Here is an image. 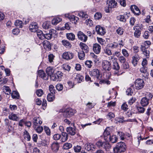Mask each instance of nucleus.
<instances>
[{
	"mask_svg": "<svg viewBox=\"0 0 153 153\" xmlns=\"http://www.w3.org/2000/svg\"><path fill=\"white\" fill-rule=\"evenodd\" d=\"M101 47L100 45L97 43L93 44V51L96 54H99L100 52Z\"/></svg>",
	"mask_w": 153,
	"mask_h": 153,
	"instance_id": "obj_10",
	"label": "nucleus"
},
{
	"mask_svg": "<svg viewBox=\"0 0 153 153\" xmlns=\"http://www.w3.org/2000/svg\"><path fill=\"white\" fill-rule=\"evenodd\" d=\"M117 134L121 140H123L126 138L125 134L124 133L121 131H118L117 132Z\"/></svg>",
	"mask_w": 153,
	"mask_h": 153,
	"instance_id": "obj_37",
	"label": "nucleus"
},
{
	"mask_svg": "<svg viewBox=\"0 0 153 153\" xmlns=\"http://www.w3.org/2000/svg\"><path fill=\"white\" fill-rule=\"evenodd\" d=\"M42 44L45 48H49L50 47L49 43L47 40L44 41Z\"/></svg>",
	"mask_w": 153,
	"mask_h": 153,
	"instance_id": "obj_49",
	"label": "nucleus"
},
{
	"mask_svg": "<svg viewBox=\"0 0 153 153\" xmlns=\"http://www.w3.org/2000/svg\"><path fill=\"white\" fill-rule=\"evenodd\" d=\"M49 90L51 93L55 94V90L53 86L52 85H50L49 86Z\"/></svg>",
	"mask_w": 153,
	"mask_h": 153,
	"instance_id": "obj_57",
	"label": "nucleus"
},
{
	"mask_svg": "<svg viewBox=\"0 0 153 153\" xmlns=\"http://www.w3.org/2000/svg\"><path fill=\"white\" fill-rule=\"evenodd\" d=\"M93 63L92 61L90 60H87L85 63V65L88 68H90L92 66Z\"/></svg>",
	"mask_w": 153,
	"mask_h": 153,
	"instance_id": "obj_47",
	"label": "nucleus"
},
{
	"mask_svg": "<svg viewBox=\"0 0 153 153\" xmlns=\"http://www.w3.org/2000/svg\"><path fill=\"white\" fill-rule=\"evenodd\" d=\"M33 126V128L38 133H41L43 130V128L42 126Z\"/></svg>",
	"mask_w": 153,
	"mask_h": 153,
	"instance_id": "obj_34",
	"label": "nucleus"
},
{
	"mask_svg": "<svg viewBox=\"0 0 153 153\" xmlns=\"http://www.w3.org/2000/svg\"><path fill=\"white\" fill-rule=\"evenodd\" d=\"M133 29L134 30H136L141 31V30L143 29V26L142 24H139L133 27Z\"/></svg>",
	"mask_w": 153,
	"mask_h": 153,
	"instance_id": "obj_38",
	"label": "nucleus"
},
{
	"mask_svg": "<svg viewBox=\"0 0 153 153\" xmlns=\"http://www.w3.org/2000/svg\"><path fill=\"white\" fill-rule=\"evenodd\" d=\"M56 88L58 91H62L63 89V85L61 84H59L56 86Z\"/></svg>",
	"mask_w": 153,
	"mask_h": 153,
	"instance_id": "obj_64",
	"label": "nucleus"
},
{
	"mask_svg": "<svg viewBox=\"0 0 153 153\" xmlns=\"http://www.w3.org/2000/svg\"><path fill=\"white\" fill-rule=\"evenodd\" d=\"M55 69L51 67H48L46 69V72L47 74L51 76L55 73Z\"/></svg>",
	"mask_w": 153,
	"mask_h": 153,
	"instance_id": "obj_20",
	"label": "nucleus"
},
{
	"mask_svg": "<svg viewBox=\"0 0 153 153\" xmlns=\"http://www.w3.org/2000/svg\"><path fill=\"white\" fill-rule=\"evenodd\" d=\"M81 147L79 146L78 145L75 146L74 148V150L76 152H80L81 151Z\"/></svg>",
	"mask_w": 153,
	"mask_h": 153,
	"instance_id": "obj_59",
	"label": "nucleus"
},
{
	"mask_svg": "<svg viewBox=\"0 0 153 153\" xmlns=\"http://www.w3.org/2000/svg\"><path fill=\"white\" fill-rule=\"evenodd\" d=\"M148 46L146 48L144 45H141V50L143 52L144 54L146 56L147 58H149V51L147 49Z\"/></svg>",
	"mask_w": 153,
	"mask_h": 153,
	"instance_id": "obj_18",
	"label": "nucleus"
},
{
	"mask_svg": "<svg viewBox=\"0 0 153 153\" xmlns=\"http://www.w3.org/2000/svg\"><path fill=\"white\" fill-rule=\"evenodd\" d=\"M59 146L57 142H53L51 145L52 150L54 152H57L59 149Z\"/></svg>",
	"mask_w": 153,
	"mask_h": 153,
	"instance_id": "obj_21",
	"label": "nucleus"
},
{
	"mask_svg": "<svg viewBox=\"0 0 153 153\" xmlns=\"http://www.w3.org/2000/svg\"><path fill=\"white\" fill-rule=\"evenodd\" d=\"M56 32V30L53 29H51L49 32V33L44 34V39H46L48 40H50L52 38V34Z\"/></svg>",
	"mask_w": 153,
	"mask_h": 153,
	"instance_id": "obj_16",
	"label": "nucleus"
},
{
	"mask_svg": "<svg viewBox=\"0 0 153 153\" xmlns=\"http://www.w3.org/2000/svg\"><path fill=\"white\" fill-rule=\"evenodd\" d=\"M24 137L28 141H30V136L29 133L26 131H25L24 134Z\"/></svg>",
	"mask_w": 153,
	"mask_h": 153,
	"instance_id": "obj_41",
	"label": "nucleus"
},
{
	"mask_svg": "<svg viewBox=\"0 0 153 153\" xmlns=\"http://www.w3.org/2000/svg\"><path fill=\"white\" fill-rule=\"evenodd\" d=\"M63 68L65 70L69 71H70L71 69V67L68 64H64L63 65Z\"/></svg>",
	"mask_w": 153,
	"mask_h": 153,
	"instance_id": "obj_63",
	"label": "nucleus"
},
{
	"mask_svg": "<svg viewBox=\"0 0 153 153\" xmlns=\"http://www.w3.org/2000/svg\"><path fill=\"white\" fill-rule=\"evenodd\" d=\"M36 32L37 36L40 39L42 40L44 39V34L43 33L42 31L41 30H38Z\"/></svg>",
	"mask_w": 153,
	"mask_h": 153,
	"instance_id": "obj_29",
	"label": "nucleus"
},
{
	"mask_svg": "<svg viewBox=\"0 0 153 153\" xmlns=\"http://www.w3.org/2000/svg\"><path fill=\"white\" fill-rule=\"evenodd\" d=\"M62 45L67 48H70L71 47L72 45L71 43L68 40H64L62 41Z\"/></svg>",
	"mask_w": 153,
	"mask_h": 153,
	"instance_id": "obj_25",
	"label": "nucleus"
},
{
	"mask_svg": "<svg viewBox=\"0 0 153 153\" xmlns=\"http://www.w3.org/2000/svg\"><path fill=\"white\" fill-rule=\"evenodd\" d=\"M72 147L71 144L69 143H65L63 146V148L65 149H68L71 148Z\"/></svg>",
	"mask_w": 153,
	"mask_h": 153,
	"instance_id": "obj_43",
	"label": "nucleus"
},
{
	"mask_svg": "<svg viewBox=\"0 0 153 153\" xmlns=\"http://www.w3.org/2000/svg\"><path fill=\"white\" fill-rule=\"evenodd\" d=\"M97 33L101 36H103L106 33L105 29L100 25L96 26L95 28Z\"/></svg>",
	"mask_w": 153,
	"mask_h": 153,
	"instance_id": "obj_7",
	"label": "nucleus"
},
{
	"mask_svg": "<svg viewBox=\"0 0 153 153\" xmlns=\"http://www.w3.org/2000/svg\"><path fill=\"white\" fill-rule=\"evenodd\" d=\"M90 74L91 76L98 79L100 76V72L98 69L95 68L93 69L90 72Z\"/></svg>",
	"mask_w": 153,
	"mask_h": 153,
	"instance_id": "obj_8",
	"label": "nucleus"
},
{
	"mask_svg": "<svg viewBox=\"0 0 153 153\" xmlns=\"http://www.w3.org/2000/svg\"><path fill=\"white\" fill-rule=\"evenodd\" d=\"M77 36L79 40L84 42H85L87 40L88 36L81 31L77 32Z\"/></svg>",
	"mask_w": 153,
	"mask_h": 153,
	"instance_id": "obj_5",
	"label": "nucleus"
},
{
	"mask_svg": "<svg viewBox=\"0 0 153 153\" xmlns=\"http://www.w3.org/2000/svg\"><path fill=\"white\" fill-rule=\"evenodd\" d=\"M115 120L117 121V122H116L117 123L118 122L123 123L126 121H128V120H125L124 118L123 117H116L115 118Z\"/></svg>",
	"mask_w": 153,
	"mask_h": 153,
	"instance_id": "obj_42",
	"label": "nucleus"
},
{
	"mask_svg": "<svg viewBox=\"0 0 153 153\" xmlns=\"http://www.w3.org/2000/svg\"><path fill=\"white\" fill-rule=\"evenodd\" d=\"M68 138V134L66 133H63L61 135L60 141L62 142H65L67 140Z\"/></svg>",
	"mask_w": 153,
	"mask_h": 153,
	"instance_id": "obj_24",
	"label": "nucleus"
},
{
	"mask_svg": "<svg viewBox=\"0 0 153 153\" xmlns=\"http://www.w3.org/2000/svg\"><path fill=\"white\" fill-rule=\"evenodd\" d=\"M54 94L49 93L47 95V100L49 102L53 101L54 99Z\"/></svg>",
	"mask_w": 153,
	"mask_h": 153,
	"instance_id": "obj_39",
	"label": "nucleus"
},
{
	"mask_svg": "<svg viewBox=\"0 0 153 153\" xmlns=\"http://www.w3.org/2000/svg\"><path fill=\"white\" fill-rule=\"evenodd\" d=\"M74 56V54L72 52L70 51L65 52L63 53L62 55V58L67 60L72 59Z\"/></svg>",
	"mask_w": 153,
	"mask_h": 153,
	"instance_id": "obj_6",
	"label": "nucleus"
},
{
	"mask_svg": "<svg viewBox=\"0 0 153 153\" xmlns=\"http://www.w3.org/2000/svg\"><path fill=\"white\" fill-rule=\"evenodd\" d=\"M97 39L98 42L101 45H103L105 44V40L102 38L97 37Z\"/></svg>",
	"mask_w": 153,
	"mask_h": 153,
	"instance_id": "obj_56",
	"label": "nucleus"
},
{
	"mask_svg": "<svg viewBox=\"0 0 153 153\" xmlns=\"http://www.w3.org/2000/svg\"><path fill=\"white\" fill-rule=\"evenodd\" d=\"M8 118L10 120L14 121H17L19 119V115L13 113H11L9 115Z\"/></svg>",
	"mask_w": 153,
	"mask_h": 153,
	"instance_id": "obj_11",
	"label": "nucleus"
},
{
	"mask_svg": "<svg viewBox=\"0 0 153 153\" xmlns=\"http://www.w3.org/2000/svg\"><path fill=\"white\" fill-rule=\"evenodd\" d=\"M126 146L125 143L120 142L117 144L116 146L113 149L114 153H121L126 150Z\"/></svg>",
	"mask_w": 153,
	"mask_h": 153,
	"instance_id": "obj_1",
	"label": "nucleus"
},
{
	"mask_svg": "<svg viewBox=\"0 0 153 153\" xmlns=\"http://www.w3.org/2000/svg\"><path fill=\"white\" fill-rule=\"evenodd\" d=\"M109 132L107 130L105 131L103 133V135L105 139H107L108 138H109V136H111Z\"/></svg>",
	"mask_w": 153,
	"mask_h": 153,
	"instance_id": "obj_53",
	"label": "nucleus"
},
{
	"mask_svg": "<svg viewBox=\"0 0 153 153\" xmlns=\"http://www.w3.org/2000/svg\"><path fill=\"white\" fill-rule=\"evenodd\" d=\"M107 3L108 4L109 7L111 8L115 7L117 4L115 0H108Z\"/></svg>",
	"mask_w": 153,
	"mask_h": 153,
	"instance_id": "obj_14",
	"label": "nucleus"
},
{
	"mask_svg": "<svg viewBox=\"0 0 153 153\" xmlns=\"http://www.w3.org/2000/svg\"><path fill=\"white\" fill-rule=\"evenodd\" d=\"M42 123V121L39 117H35L33 118V126H38L39 125H41Z\"/></svg>",
	"mask_w": 153,
	"mask_h": 153,
	"instance_id": "obj_15",
	"label": "nucleus"
},
{
	"mask_svg": "<svg viewBox=\"0 0 153 153\" xmlns=\"http://www.w3.org/2000/svg\"><path fill=\"white\" fill-rule=\"evenodd\" d=\"M115 116L114 114L111 112L108 113L106 116L107 118L109 119L114 118Z\"/></svg>",
	"mask_w": 153,
	"mask_h": 153,
	"instance_id": "obj_54",
	"label": "nucleus"
},
{
	"mask_svg": "<svg viewBox=\"0 0 153 153\" xmlns=\"http://www.w3.org/2000/svg\"><path fill=\"white\" fill-rule=\"evenodd\" d=\"M109 140L112 143H115L117 141L118 138L115 135L109 136Z\"/></svg>",
	"mask_w": 153,
	"mask_h": 153,
	"instance_id": "obj_28",
	"label": "nucleus"
},
{
	"mask_svg": "<svg viewBox=\"0 0 153 153\" xmlns=\"http://www.w3.org/2000/svg\"><path fill=\"white\" fill-rule=\"evenodd\" d=\"M85 149L88 151L91 150L92 149L94 148V145L92 143H88L85 145L84 146Z\"/></svg>",
	"mask_w": 153,
	"mask_h": 153,
	"instance_id": "obj_31",
	"label": "nucleus"
},
{
	"mask_svg": "<svg viewBox=\"0 0 153 153\" xmlns=\"http://www.w3.org/2000/svg\"><path fill=\"white\" fill-rule=\"evenodd\" d=\"M131 9L132 11L137 15H139L140 13V11L138 7L136 5L132 6Z\"/></svg>",
	"mask_w": 153,
	"mask_h": 153,
	"instance_id": "obj_27",
	"label": "nucleus"
},
{
	"mask_svg": "<svg viewBox=\"0 0 153 153\" xmlns=\"http://www.w3.org/2000/svg\"><path fill=\"white\" fill-rule=\"evenodd\" d=\"M104 53L108 56L112 54L111 50L109 49L108 47H105V48L104 49Z\"/></svg>",
	"mask_w": 153,
	"mask_h": 153,
	"instance_id": "obj_40",
	"label": "nucleus"
},
{
	"mask_svg": "<svg viewBox=\"0 0 153 153\" xmlns=\"http://www.w3.org/2000/svg\"><path fill=\"white\" fill-rule=\"evenodd\" d=\"M59 112L64 113L63 115L66 117H70L73 116L76 112L75 110L71 108H67L65 110L61 109Z\"/></svg>",
	"mask_w": 153,
	"mask_h": 153,
	"instance_id": "obj_2",
	"label": "nucleus"
},
{
	"mask_svg": "<svg viewBox=\"0 0 153 153\" xmlns=\"http://www.w3.org/2000/svg\"><path fill=\"white\" fill-rule=\"evenodd\" d=\"M121 108L122 110L125 111H126L128 109V105L126 103H124L122 105Z\"/></svg>",
	"mask_w": 153,
	"mask_h": 153,
	"instance_id": "obj_58",
	"label": "nucleus"
},
{
	"mask_svg": "<svg viewBox=\"0 0 153 153\" xmlns=\"http://www.w3.org/2000/svg\"><path fill=\"white\" fill-rule=\"evenodd\" d=\"M133 90L131 88H129L127 89V90L126 93L127 95H132L133 93Z\"/></svg>",
	"mask_w": 153,
	"mask_h": 153,
	"instance_id": "obj_61",
	"label": "nucleus"
},
{
	"mask_svg": "<svg viewBox=\"0 0 153 153\" xmlns=\"http://www.w3.org/2000/svg\"><path fill=\"white\" fill-rule=\"evenodd\" d=\"M50 77L51 79L53 81L58 80L59 79L56 73H55L53 74V75H52V76H50Z\"/></svg>",
	"mask_w": 153,
	"mask_h": 153,
	"instance_id": "obj_52",
	"label": "nucleus"
},
{
	"mask_svg": "<svg viewBox=\"0 0 153 153\" xmlns=\"http://www.w3.org/2000/svg\"><path fill=\"white\" fill-rule=\"evenodd\" d=\"M118 44L116 42H114L110 44L109 47L112 49H115L117 48L118 46Z\"/></svg>",
	"mask_w": 153,
	"mask_h": 153,
	"instance_id": "obj_46",
	"label": "nucleus"
},
{
	"mask_svg": "<svg viewBox=\"0 0 153 153\" xmlns=\"http://www.w3.org/2000/svg\"><path fill=\"white\" fill-rule=\"evenodd\" d=\"M144 85L143 80L141 79H138L136 80L135 86L137 89H140L143 88Z\"/></svg>",
	"mask_w": 153,
	"mask_h": 153,
	"instance_id": "obj_4",
	"label": "nucleus"
},
{
	"mask_svg": "<svg viewBox=\"0 0 153 153\" xmlns=\"http://www.w3.org/2000/svg\"><path fill=\"white\" fill-rule=\"evenodd\" d=\"M73 77L79 83H80L83 79V76L77 73H74L73 75Z\"/></svg>",
	"mask_w": 153,
	"mask_h": 153,
	"instance_id": "obj_12",
	"label": "nucleus"
},
{
	"mask_svg": "<svg viewBox=\"0 0 153 153\" xmlns=\"http://www.w3.org/2000/svg\"><path fill=\"white\" fill-rule=\"evenodd\" d=\"M79 46L81 49L82 50V51L87 53L89 51V48L88 46L85 43L81 42L79 43Z\"/></svg>",
	"mask_w": 153,
	"mask_h": 153,
	"instance_id": "obj_13",
	"label": "nucleus"
},
{
	"mask_svg": "<svg viewBox=\"0 0 153 153\" xmlns=\"http://www.w3.org/2000/svg\"><path fill=\"white\" fill-rule=\"evenodd\" d=\"M118 59L120 62L123 63H124L126 61L125 57L122 56L118 57Z\"/></svg>",
	"mask_w": 153,
	"mask_h": 153,
	"instance_id": "obj_55",
	"label": "nucleus"
},
{
	"mask_svg": "<svg viewBox=\"0 0 153 153\" xmlns=\"http://www.w3.org/2000/svg\"><path fill=\"white\" fill-rule=\"evenodd\" d=\"M7 81L8 79L6 78H3V79L0 78V85H2L6 84L7 82Z\"/></svg>",
	"mask_w": 153,
	"mask_h": 153,
	"instance_id": "obj_51",
	"label": "nucleus"
},
{
	"mask_svg": "<svg viewBox=\"0 0 153 153\" xmlns=\"http://www.w3.org/2000/svg\"><path fill=\"white\" fill-rule=\"evenodd\" d=\"M66 131L68 134L72 136L76 134V130L75 128L71 127H68L66 128Z\"/></svg>",
	"mask_w": 153,
	"mask_h": 153,
	"instance_id": "obj_17",
	"label": "nucleus"
},
{
	"mask_svg": "<svg viewBox=\"0 0 153 153\" xmlns=\"http://www.w3.org/2000/svg\"><path fill=\"white\" fill-rule=\"evenodd\" d=\"M117 18L120 21L125 22L126 21V19L124 16L119 15L117 17Z\"/></svg>",
	"mask_w": 153,
	"mask_h": 153,
	"instance_id": "obj_62",
	"label": "nucleus"
},
{
	"mask_svg": "<svg viewBox=\"0 0 153 153\" xmlns=\"http://www.w3.org/2000/svg\"><path fill=\"white\" fill-rule=\"evenodd\" d=\"M78 15L80 17L82 18H86L88 17V15L86 12L82 11H80L78 13Z\"/></svg>",
	"mask_w": 153,
	"mask_h": 153,
	"instance_id": "obj_35",
	"label": "nucleus"
},
{
	"mask_svg": "<svg viewBox=\"0 0 153 153\" xmlns=\"http://www.w3.org/2000/svg\"><path fill=\"white\" fill-rule=\"evenodd\" d=\"M51 23L50 22L46 21L44 22L42 24V27L43 29H47L50 27Z\"/></svg>",
	"mask_w": 153,
	"mask_h": 153,
	"instance_id": "obj_33",
	"label": "nucleus"
},
{
	"mask_svg": "<svg viewBox=\"0 0 153 153\" xmlns=\"http://www.w3.org/2000/svg\"><path fill=\"white\" fill-rule=\"evenodd\" d=\"M62 20V19L60 17L54 18L52 21V23L53 25H56Z\"/></svg>",
	"mask_w": 153,
	"mask_h": 153,
	"instance_id": "obj_32",
	"label": "nucleus"
},
{
	"mask_svg": "<svg viewBox=\"0 0 153 153\" xmlns=\"http://www.w3.org/2000/svg\"><path fill=\"white\" fill-rule=\"evenodd\" d=\"M38 75L43 79L47 80L48 79V77L44 71L42 70H39L38 72Z\"/></svg>",
	"mask_w": 153,
	"mask_h": 153,
	"instance_id": "obj_19",
	"label": "nucleus"
},
{
	"mask_svg": "<svg viewBox=\"0 0 153 153\" xmlns=\"http://www.w3.org/2000/svg\"><path fill=\"white\" fill-rule=\"evenodd\" d=\"M102 14L100 13L97 12L95 13L94 16L95 19L96 20H99L101 18Z\"/></svg>",
	"mask_w": 153,
	"mask_h": 153,
	"instance_id": "obj_48",
	"label": "nucleus"
},
{
	"mask_svg": "<svg viewBox=\"0 0 153 153\" xmlns=\"http://www.w3.org/2000/svg\"><path fill=\"white\" fill-rule=\"evenodd\" d=\"M113 68L116 70H118L120 69V66L118 63L115 62L113 63Z\"/></svg>",
	"mask_w": 153,
	"mask_h": 153,
	"instance_id": "obj_60",
	"label": "nucleus"
},
{
	"mask_svg": "<svg viewBox=\"0 0 153 153\" xmlns=\"http://www.w3.org/2000/svg\"><path fill=\"white\" fill-rule=\"evenodd\" d=\"M103 69L105 70L109 71L111 69V65L110 63L107 60H103L102 63Z\"/></svg>",
	"mask_w": 153,
	"mask_h": 153,
	"instance_id": "obj_3",
	"label": "nucleus"
},
{
	"mask_svg": "<svg viewBox=\"0 0 153 153\" xmlns=\"http://www.w3.org/2000/svg\"><path fill=\"white\" fill-rule=\"evenodd\" d=\"M15 25L16 26L19 27V28H22V22L21 21L17 20L15 22Z\"/></svg>",
	"mask_w": 153,
	"mask_h": 153,
	"instance_id": "obj_44",
	"label": "nucleus"
},
{
	"mask_svg": "<svg viewBox=\"0 0 153 153\" xmlns=\"http://www.w3.org/2000/svg\"><path fill=\"white\" fill-rule=\"evenodd\" d=\"M140 103L142 106H146L149 103V100L146 97H143L141 100Z\"/></svg>",
	"mask_w": 153,
	"mask_h": 153,
	"instance_id": "obj_23",
	"label": "nucleus"
},
{
	"mask_svg": "<svg viewBox=\"0 0 153 153\" xmlns=\"http://www.w3.org/2000/svg\"><path fill=\"white\" fill-rule=\"evenodd\" d=\"M78 57L80 60H83L85 58V54L84 52L81 51L78 53Z\"/></svg>",
	"mask_w": 153,
	"mask_h": 153,
	"instance_id": "obj_45",
	"label": "nucleus"
},
{
	"mask_svg": "<svg viewBox=\"0 0 153 153\" xmlns=\"http://www.w3.org/2000/svg\"><path fill=\"white\" fill-rule=\"evenodd\" d=\"M2 89L3 91L6 94L8 95L11 94V90L8 86L6 85L2 87Z\"/></svg>",
	"mask_w": 153,
	"mask_h": 153,
	"instance_id": "obj_26",
	"label": "nucleus"
},
{
	"mask_svg": "<svg viewBox=\"0 0 153 153\" xmlns=\"http://www.w3.org/2000/svg\"><path fill=\"white\" fill-rule=\"evenodd\" d=\"M116 32L118 34L122 35L124 32V29L121 27H119L117 30Z\"/></svg>",
	"mask_w": 153,
	"mask_h": 153,
	"instance_id": "obj_50",
	"label": "nucleus"
},
{
	"mask_svg": "<svg viewBox=\"0 0 153 153\" xmlns=\"http://www.w3.org/2000/svg\"><path fill=\"white\" fill-rule=\"evenodd\" d=\"M140 59V57L138 55H135L132 57V63L134 66L137 65V62Z\"/></svg>",
	"mask_w": 153,
	"mask_h": 153,
	"instance_id": "obj_22",
	"label": "nucleus"
},
{
	"mask_svg": "<svg viewBox=\"0 0 153 153\" xmlns=\"http://www.w3.org/2000/svg\"><path fill=\"white\" fill-rule=\"evenodd\" d=\"M66 36L67 39L72 41L74 40L75 39V36L73 33H68L66 34Z\"/></svg>",
	"mask_w": 153,
	"mask_h": 153,
	"instance_id": "obj_36",
	"label": "nucleus"
},
{
	"mask_svg": "<svg viewBox=\"0 0 153 153\" xmlns=\"http://www.w3.org/2000/svg\"><path fill=\"white\" fill-rule=\"evenodd\" d=\"M38 24L35 22H32L29 26V29L32 32H36L38 30Z\"/></svg>",
	"mask_w": 153,
	"mask_h": 153,
	"instance_id": "obj_9",
	"label": "nucleus"
},
{
	"mask_svg": "<svg viewBox=\"0 0 153 153\" xmlns=\"http://www.w3.org/2000/svg\"><path fill=\"white\" fill-rule=\"evenodd\" d=\"M12 97L13 99H18L19 98V95L16 91H13L11 93Z\"/></svg>",
	"mask_w": 153,
	"mask_h": 153,
	"instance_id": "obj_30",
	"label": "nucleus"
}]
</instances>
